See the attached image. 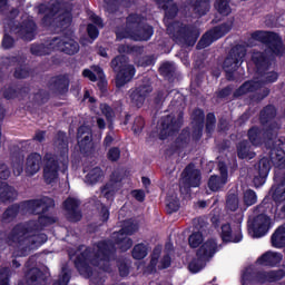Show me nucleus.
<instances>
[{"label": "nucleus", "instance_id": "nucleus-42", "mask_svg": "<svg viewBox=\"0 0 285 285\" xmlns=\"http://www.w3.org/2000/svg\"><path fill=\"white\" fill-rule=\"evenodd\" d=\"M252 59L254 63H256L257 68H264L268 66V58L262 52H254Z\"/></svg>", "mask_w": 285, "mask_h": 285}, {"label": "nucleus", "instance_id": "nucleus-40", "mask_svg": "<svg viewBox=\"0 0 285 285\" xmlns=\"http://www.w3.org/2000/svg\"><path fill=\"white\" fill-rule=\"evenodd\" d=\"M148 255V246L145 244H138L132 249L134 259H144Z\"/></svg>", "mask_w": 285, "mask_h": 285}, {"label": "nucleus", "instance_id": "nucleus-39", "mask_svg": "<svg viewBox=\"0 0 285 285\" xmlns=\"http://www.w3.org/2000/svg\"><path fill=\"white\" fill-rule=\"evenodd\" d=\"M194 10L197 14H199V17H202L203 14H206L208 10H210V2L208 0H196Z\"/></svg>", "mask_w": 285, "mask_h": 285}, {"label": "nucleus", "instance_id": "nucleus-45", "mask_svg": "<svg viewBox=\"0 0 285 285\" xmlns=\"http://www.w3.org/2000/svg\"><path fill=\"white\" fill-rule=\"evenodd\" d=\"M68 86H69L68 77L61 76L56 79V88L57 90H59V92H67Z\"/></svg>", "mask_w": 285, "mask_h": 285}, {"label": "nucleus", "instance_id": "nucleus-64", "mask_svg": "<svg viewBox=\"0 0 285 285\" xmlns=\"http://www.w3.org/2000/svg\"><path fill=\"white\" fill-rule=\"evenodd\" d=\"M89 19H90V21H92V23H95L96 26H99L100 28H104V24L101 23V18H99L97 14L90 13V14H89Z\"/></svg>", "mask_w": 285, "mask_h": 285}, {"label": "nucleus", "instance_id": "nucleus-10", "mask_svg": "<svg viewBox=\"0 0 285 285\" xmlns=\"http://www.w3.org/2000/svg\"><path fill=\"white\" fill-rule=\"evenodd\" d=\"M233 28V22H227L220 27H216L212 30H209L207 33L203 36L200 41L197 45L198 50H203V48H208L214 41H217V39H222L224 35H227V32H230Z\"/></svg>", "mask_w": 285, "mask_h": 285}, {"label": "nucleus", "instance_id": "nucleus-38", "mask_svg": "<svg viewBox=\"0 0 285 285\" xmlns=\"http://www.w3.org/2000/svg\"><path fill=\"white\" fill-rule=\"evenodd\" d=\"M206 262L208 261L197 256V258H194L189 263L188 269L190 271V273H199V271H203V268L206 266Z\"/></svg>", "mask_w": 285, "mask_h": 285}, {"label": "nucleus", "instance_id": "nucleus-16", "mask_svg": "<svg viewBox=\"0 0 285 285\" xmlns=\"http://www.w3.org/2000/svg\"><path fill=\"white\" fill-rule=\"evenodd\" d=\"M159 255H161V247H157L154 249L151 261L145 273H157V271H161L170 266V256L165 255L163 258L159 259Z\"/></svg>", "mask_w": 285, "mask_h": 285}, {"label": "nucleus", "instance_id": "nucleus-3", "mask_svg": "<svg viewBox=\"0 0 285 285\" xmlns=\"http://www.w3.org/2000/svg\"><path fill=\"white\" fill-rule=\"evenodd\" d=\"M56 146H58L61 153L60 160H56L55 156L50 154L45 156L43 177L47 184H52L59 177V170L60 173L68 170V142L66 141V134L59 132Z\"/></svg>", "mask_w": 285, "mask_h": 285}, {"label": "nucleus", "instance_id": "nucleus-31", "mask_svg": "<svg viewBox=\"0 0 285 285\" xmlns=\"http://www.w3.org/2000/svg\"><path fill=\"white\" fill-rule=\"evenodd\" d=\"M86 184L95 185L104 181V171L99 167L91 168L85 177Z\"/></svg>", "mask_w": 285, "mask_h": 285}, {"label": "nucleus", "instance_id": "nucleus-22", "mask_svg": "<svg viewBox=\"0 0 285 285\" xmlns=\"http://www.w3.org/2000/svg\"><path fill=\"white\" fill-rule=\"evenodd\" d=\"M160 139H166V137L173 135L181 126V118L175 120V117L167 116L160 120Z\"/></svg>", "mask_w": 285, "mask_h": 285}, {"label": "nucleus", "instance_id": "nucleus-35", "mask_svg": "<svg viewBox=\"0 0 285 285\" xmlns=\"http://www.w3.org/2000/svg\"><path fill=\"white\" fill-rule=\"evenodd\" d=\"M11 63H13V66H19L16 71H14V77L17 79H26V77H28L29 71L28 68H26V66H23L19 59L17 58H12L11 59Z\"/></svg>", "mask_w": 285, "mask_h": 285}, {"label": "nucleus", "instance_id": "nucleus-5", "mask_svg": "<svg viewBox=\"0 0 285 285\" xmlns=\"http://www.w3.org/2000/svg\"><path fill=\"white\" fill-rule=\"evenodd\" d=\"M275 115L276 111L274 106H267L261 112V121L262 124H266V129L262 131L254 127L248 131L249 141H252L253 146H259V144H262V135H264V137L276 135L279 125L273 121V117H275Z\"/></svg>", "mask_w": 285, "mask_h": 285}, {"label": "nucleus", "instance_id": "nucleus-27", "mask_svg": "<svg viewBox=\"0 0 285 285\" xmlns=\"http://www.w3.org/2000/svg\"><path fill=\"white\" fill-rule=\"evenodd\" d=\"M283 259L281 253L277 252H266L256 261L258 266H277Z\"/></svg>", "mask_w": 285, "mask_h": 285}, {"label": "nucleus", "instance_id": "nucleus-37", "mask_svg": "<svg viewBox=\"0 0 285 285\" xmlns=\"http://www.w3.org/2000/svg\"><path fill=\"white\" fill-rule=\"evenodd\" d=\"M214 6L217 12L223 14V17H228V14L232 12L228 0H216Z\"/></svg>", "mask_w": 285, "mask_h": 285}, {"label": "nucleus", "instance_id": "nucleus-41", "mask_svg": "<svg viewBox=\"0 0 285 285\" xmlns=\"http://www.w3.org/2000/svg\"><path fill=\"white\" fill-rule=\"evenodd\" d=\"M243 202L245 206H253L257 204V194L253 189H247L244 191Z\"/></svg>", "mask_w": 285, "mask_h": 285}, {"label": "nucleus", "instance_id": "nucleus-56", "mask_svg": "<svg viewBox=\"0 0 285 285\" xmlns=\"http://www.w3.org/2000/svg\"><path fill=\"white\" fill-rule=\"evenodd\" d=\"M21 173H23V163H21V160H17L13 163V174L19 177Z\"/></svg>", "mask_w": 285, "mask_h": 285}, {"label": "nucleus", "instance_id": "nucleus-11", "mask_svg": "<svg viewBox=\"0 0 285 285\" xmlns=\"http://www.w3.org/2000/svg\"><path fill=\"white\" fill-rule=\"evenodd\" d=\"M268 148H271V157H272V163L274 164L275 168L278 170H284L285 168V139H278L273 141V138H269L267 142Z\"/></svg>", "mask_w": 285, "mask_h": 285}, {"label": "nucleus", "instance_id": "nucleus-14", "mask_svg": "<svg viewBox=\"0 0 285 285\" xmlns=\"http://www.w3.org/2000/svg\"><path fill=\"white\" fill-rule=\"evenodd\" d=\"M9 177L10 170L3 165L0 169V179H8ZM12 199H17V190L6 183L0 181V202H12Z\"/></svg>", "mask_w": 285, "mask_h": 285}, {"label": "nucleus", "instance_id": "nucleus-54", "mask_svg": "<svg viewBox=\"0 0 285 285\" xmlns=\"http://www.w3.org/2000/svg\"><path fill=\"white\" fill-rule=\"evenodd\" d=\"M12 46H14V40L10 36L4 35L3 40H2V48L8 50V49L12 48Z\"/></svg>", "mask_w": 285, "mask_h": 285}, {"label": "nucleus", "instance_id": "nucleus-18", "mask_svg": "<svg viewBox=\"0 0 285 285\" xmlns=\"http://www.w3.org/2000/svg\"><path fill=\"white\" fill-rule=\"evenodd\" d=\"M151 92L153 87H150V85H144L137 87L136 89H131L129 91V98L134 106H137V108H141V106H144V101H146L148 95H150Z\"/></svg>", "mask_w": 285, "mask_h": 285}, {"label": "nucleus", "instance_id": "nucleus-15", "mask_svg": "<svg viewBox=\"0 0 285 285\" xmlns=\"http://www.w3.org/2000/svg\"><path fill=\"white\" fill-rule=\"evenodd\" d=\"M268 173H271V159L262 158L254 171L253 184L255 188H259L266 184Z\"/></svg>", "mask_w": 285, "mask_h": 285}, {"label": "nucleus", "instance_id": "nucleus-30", "mask_svg": "<svg viewBox=\"0 0 285 285\" xmlns=\"http://www.w3.org/2000/svg\"><path fill=\"white\" fill-rule=\"evenodd\" d=\"M35 21L29 20L20 29H14V32L24 39V41H32V39H35Z\"/></svg>", "mask_w": 285, "mask_h": 285}, {"label": "nucleus", "instance_id": "nucleus-4", "mask_svg": "<svg viewBox=\"0 0 285 285\" xmlns=\"http://www.w3.org/2000/svg\"><path fill=\"white\" fill-rule=\"evenodd\" d=\"M52 50H60L66 55H77L79 52V43L72 37L63 36L62 38H53L43 45H33L31 47L32 55H50Z\"/></svg>", "mask_w": 285, "mask_h": 285}, {"label": "nucleus", "instance_id": "nucleus-2", "mask_svg": "<svg viewBox=\"0 0 285 285\" xmlns=\"http://www.w3.org/2000/svg\"><path fill=\"white\" fill-rule=\"evenodd\" d=\"M57 218L52 216H40L38 224L30 222L29 224L16 226L8 237L9 246L16 248V255L23 257L28 250L39 248L41 244H46L48 237L45 234H36L35 230H41L43 226L55 224Z\"/></svg>", "mask_w": 285, "mask_h": 285}, {"label": "nucleus", "instance_id": "nucleus-26", "mask_svg": "<svg viewBox=\"0 0 285 285\" xmlns=\"http://www.w3.org/2000/svg\"><path fill=\"white\" fill-rule=\"evenodd\" d=\"M90 141H92V131L88 126H81L78 129V145L82 153H86L88 148H92Z\"/></svg>", "mask_w": 285, "mask_h": 285}, {"label": "nucleus", "instance_id": "nucleus-60", "mask_svg": "<svg viewBox=\"0 0 285 285\" xmlns=\"http://www.w3.org/2000/svg\"><path fill=\"white\" fill-rule=\"evenodd\" d=\"M8 273H9L8 268H3L0 272V285H8Z\"/></svg>", "mask_w": 285, "mask_h": 285}, {"label": "nucleus", "instance_id": "nucleus-55", "mask_svg": "<svg viewBox=\"0 0 285 285\" xmlns=\"http://www.w3.org/2000/svg\"><path fill=\"white\" fill-rule=\"evenodd\" d=\"M18 210H19V207L17 205L10 207L4 212V219H10V217H16Z\"/></svg>", "mask_w": 285, "mask_h": 285}, {"label": "nucleus", "instance_id": "nucleus-33", "mask_svg": "<svg viewBox=\"0 0 285 285\" xmlns=\"http://www.w3.org/2000/svg\"><path fill=\"white\" fill-rule=\"evenodd\" d=\"M237 153L239 159H253L255 157V151L250 149V146H248V141L239 142L237 147Z\"/></svg>", "mask_w": 285, "mask_h": 285}, {"label": "nucleus", "instance_id": "nucleus-23", "mask_svg": "<svg viewBox=\"0 0 285 285\" xmlns=\"http://www.w3.org/2000/svg\"><path fill=\"white\" fill-rule=\"evenodd\" d=\"M183 180L187 186L197 188L202 184V174L195 169V165H188L183 173Z\"/></svg>", "mask_w": 285, "mask_h": 285}, {"label": "nucleus", "instance_id": "nucleus-19", "mask_svg": "<svg viewBox=\"0 0 285 285\" xmlns=\"http://www.w3.org/2000/svg\"><path fill=\"white\" fill-rule=\"evenodd\" d=\"M51 206H55V200L49 197L24 203V208L28 209L29 213H36V215H39V213H46V210L51 208Z\"/></svg>", "mask_w": 285, "mask_h": 285}, {"label": "nucleus", "instance_id": "nucleus-63", "mask_svg": "<svg viewBox=\"0 0 285 285\" xmlns=\"http://www.w3.org/2000/svg\"><path fill=\"white\" fill-rule=\"evenodd\" d=\"M68 282H70V275L68 273H65L61 278L56 282L53 285H68Z\"/></svg>", "mask_w": 285, "mask_h": 285}, {"label": "nucleus", "instance_id": "nucleus-1", "mask_svg": "<svg viewBox=\"0 0 285 285\" xmlns=\"http://www.w3.org/2000/svg\"><path fill=\"white\" fill-rule=\"evenodd\" d=\"M137 228H139V225L135 220H126L119 232L112 233L111 239L114 244L110 242H100L94 247V252L86 249L75 261L79 273L83 275L90 264L92 266H99L102 271H108L107 266L110 262V253L115 250V246L122 252L129 250L132 247V240L128 235L136 233Z\"/></svg>", "mask_w": 285, "mask_h": 285}, {"label": "nucleus", "instance_id": "nucleus-44", "mask_svg": "<svg viewBox=\"0 0 285 285\" xmlns=\"http://www.w3.org/2000/svg\"><path fill=\"white\" fill-rule=\"evenodd\" d=\"M101 195L108 202H112L115 197V185L114 184H107L102 189H101Z\"/></svg>", "mask_w": 285, "mask_h": 285}, {"label": "nucleus", "instance_id": "nucleus-21", "mask_svg": "<svg viewBox=\"0 0 285 285\" xmlns=\"http://www.w3.org/2000/svg\"><path fill=\"white\" fill-rule=\"evenodd\" d=\"M42 158L38 153L30 154L24 164V173L27 177H32L41 170Z\"/></svg>", "mask_w": 285, "mask_h": 285}, {"label": "nucleus", "instance_id": "nucleus-9", "mask_svg": "<svg viewBox=\"0 0 285 285\" xmlns=\"http://www.w3.org/2000/svg\"><path fill=\"white\" fill-rule=\"evenodd\" d=\"M242 222H244V216L242 214H238L235 225H222L223 242H233L234 244H238V242H242V239H244V236L242 235Z\"/></svg>", "mask_w": 285, "mask_h": 285}, {"label": "nucleus", "instance_id": "nucleus-36", "mask_svg": "<svg viewBox=\"0 0 285 285\" xmlns=\"http://www.w3.org/2000/svg\"><path fill=\"white\" fill-rule=\"evenodd\" d=\"M272 197L274 202H284L285 200V180L277 187H272Z\"/></svg>", "mask_w": 285, "mask_h": 285}, {"label": "nucleus", "instance_id": "nucleus-7", "mask_svg": "<svg viewBox=\"0 0 285 285\" xmlns=\"http://www.w3.org/2000/svg\"><path fill=\"white\" fill-rule=\"evenodd\" d=\"M111 66L117 72L116 77V86L117 88H121L128 83V81H131L135 77V67L131 65H128V59H126V56H118L111 61Z\"/></svg>", "mask_w": 285, "mask_h": 285}, {"label": "nucleus", "instance_id": "nucleus-51", "mask_svg": "<svg viewBox=\"0 0 285 285\" xmlns=\"http://www.w3.org/2000/svg\"><path fill=\"white\" fill-rule=\"evenodd\" d=\"M120 156L121 151L119 150V148H111L107 154V157L108 159H110V161H117V159H119Z\"/></svg>", "mask_w": 285, "mask_h": 285}, {"label": "nucleus", "instance_id": "nucleus-34", "mask_svg": "<svg viewBox=\"0 0 285 285\" xmlns=\"http://www.w3.org/2000/svg\"><path fill=\"white\" fill-rule=\"evenodd\" d=\"M258 88H262V83L257 81H247L245 82L237 91L236 97H239L242 95H246V92H253L254 90H257Z\"/></svg>", "mask_w": 285, "mask_h": 285}, {"label": "nucleus", "instance_id": "nucleus-61", "mask_svg": "<svg viewBox=\"0 0 285 285\" xmlns=\"http://www.w3.org/2000/svg\"><path fill=\"white\" fill-rule=\"evenodd\" d=\"M160 72H163V75H168L173 72V63L170 62L163 63L160 67Z\"/></svg>", "mask_w": 285, "mask_h": 285}, {"label": "nucleus", "instance_id": "nucleus-59", "mask_svg": "<svg viewBox=\"0 0 285 285\" xmlns=\"http://www.w3.org/2000/svg\"><path fill=\"white\" fill-rule=\"evenodd\" d=\"M131 195L137 199V202H144V199H146V194L141 189L131 191Z\"/></svg>", "mask_w": 285, "mask_h": 285}, {"label": "nucleus", "instance_id": "nucleus-50", "mask_svg": "<svg viewBox=\"0 0 285 285\" xmlns=\"http://www.w3.org/2000/svg\"><path fill=\"white\" fill-rule=\"evenodd\" d=\"M196 115H198V118H196L198 124V137H202V129L204 128V111L198 109L196 110Z\"/></svg>", "mask_w": 285, "mask_h": 285}, {"label": "nucleus", "instance_id": "nucleus-6", "mask_svg": "<svg viewBox=\"0 0 285 285\" xmlns=\"http://www.w3.org/2000/svg\"><path fill=\"white\" fill-rule=\"evenodd\" d=\"M252 38L262 43H267V49L265 55L271 57H281L285 52L284 43H282V38L277 33L268 31H256L252 35Z\"/></svg>", "mask_w": 285, "mask_h": 285}, {"label": "nucleus", "instance_id": "nucleus-28", "mask_svg": "<svg viewBox=\"0 0 285 285\" xmlns=\"http://www.w3.org/2000/svg\"><path fill=\"white\" fill-rule=\"evenodd\" d=\"M284 276V269L263 272L257 275L256 282L259 284H264L266 282H277V279H282Z\"/></svg>", "mask_w": 285, "mask_h": 285}, {"label": "nucleus", "instance_id": "nucleus-48", "mask_svg": "<svg viewBox=\"0 0 285 285\" xmlns=\"http://www.w3.org/2000/svg\"><path fill=\"white\" fill-rule=\"evenodd\" d=\"M198 37H199L198 32H190V33H186L183 39L186 46H195Z\"/></svg>", "mask_w": 285, "mask_h": 285}, {"label": "nucleus", "instance_id": "nucleus-47", "mask_svg": "<svg viewBox=\"0 0 285 285\" xmlns=\"http://www.w3.org/2000/svg\"><path fill=\"white\" fill-rule=\"evenodd\" d=\"M202 242H204V235H202V233H199V232L193 233L189 236V246L191 248H197V246H199V244H202Z\"/></svg>", "mask_w": 285, "mask_h": 285}, {"label": "nucleus", "instance_id": "nucleus-46", "mask_svg": "<svg viewBox=\"0 0 285 285\" xmlns=\"http://www.w3.org/2000/svg\"><path fill=\"white\" fill-rule=\"evenodd\" d=\"M167 208L168 213H177L179 210V199L177 196L167 197Z\"/></svg>", "mask_w": 285, "mask_h": 285}, {"label": "nucleus", "instance_id": "nucleus-17", "mask_svg": "<svg viewBox=\"0 0 285 285\" xmlns=\"http://www.w3.org/2000/svg\"><path fill=\"white\" fill-rule=\"evenodd\" d=\"M219 176H212L208 181V188L213 190V193H217V190H222L226 184H228V169L224 163L218 164Z\"/></svg>", "mask_w": 285, "mask_h": 285}, {"label": "nucleus", "instance_id": "nucleus-58", "mask_svg": "<svg viewBox=\"0 0 285 285\" xmlns=\"http://www.w3.org/2000/svg\"><path fill=\"white\" fill-rule=\"evenodd\" d=\"M188 141H190V134H188V131H185L178 138L177 144H181V146H186Z\"/></svg>", "mask_w": 285, "mask_h": 285}, {"label": "nucleus", "instance_id": "nucleus-12", "mask_svg": "<svg viewBox=\"0 0 285 285\" xmlns=\"http://www.w3.org/2000/svg\"><path fill=\"white\" fill-rule=\"evenodd\" d=\"M271 228V218L266 215H259L254 219V223L248 226V233L250 237L259 238L264 237Z\"/></svg>", "mask_w": 285, "mask_h": 285}, {"label": "nucleus", "instance_id": "nucleus-20", "mask_svg": "<svg viewBox=\"0 0 285 285\" xmlns=\"http://www.w3.org/2000/svg\"><path fill=\"white\" fill-rule=\"evenodd\" d=\"M219 250V246L217 245V240L207 239L203 243V245L197 250V257L200 259H206L209 262L215 257V253Z\"/></svg>", "mask_w": 285, "mask_h": 285}, {"label": "nucleus", "instance_id": "nucleus-52", "mask_svg": "<svg viewBox=\"0 0 285 285\" xmlns=\"http://www.w3.org/2000/svg\"><path fill=\"white\" fill-rule=\"evenodd\" d=\"M142 129H144V119L137 118L132 127L135 135H139V132H141Z\"/></svg>", "mask_w": 285, "mask_h": 285}, {"label": "nucleus", "instance_id": "nucleus-43", "mask_svg": "<svg viewBox=\"0 0 285 285\" xmlns=\"http://www.w3.org/2000/svg\"><path fill=\"white\" fill-rule=\"evenodd\" d=\"M226 208L232 212H235V210H237V208H239V198H237V195H235V194L228 195Z\"/></svg>", "mask_w": 285, "mask_h": 285}, {"label": "nucleus", "instance_id": "nucleus-49", "mask_svg": "<svg viewBox=\"0 0 285 285\" xmlns=\"http://www.w3.org/2000/svg\"><path fill=\"white\" fill-rule=\"evenodd\" d=\"M102 115L107 118V121H112V117H115V112H112V109L108 105H101L100 106Z\"/></svg>", "mask_w": 285, "mask_h": 285}, {"label": "nucleus", "instance_id": "nucleus-24", "mask_svg": "<svg viewBox=\"0 0 285 285\" xmlns=\"http://www.w3.org/2000/svg\"><path fill=\"white\" fill-rule=\"evenodd\" d=\"M153 27L145 26L144 28L139 29L137 33H125L121 35V32L117 31V39H134V41H148L150 37L154 35Z\"/></svg>", "mask_w": 285, "mask_h": 285}, {"label": "nucleus", "instance_id": "nucleus-8", "mask_svg": "<svg viewBox=\"0 0 285 285\" xmlns=\"http://www.w3.org/2000/svg\"><path fill=\"white\" fill-rule=\"evenodd\" d=\"M52 7H48V4H40L38 7V12L40 14H46L43 18V23H48V19H50V17H55V14H58V17L56 18V23H59L60 28H67V26H70V21H72V14H70V12H65L61 13V11L59 10V6H55L53 3H51Z\"/></svg>", "mask_w": 285, "mask_h": 285}, {"label": "nucleus", "instance_id": "nucleus-13", "mask_svg": "<svg viewBox=\"0 0 285 285\" xmlns=\"http://www.w3.org/2000/svg\"><path fill=\"white\" fill-rule=\"evenodd\" d=\"M246 57V50L242 47H235L232 50V53L229 57H227L224 61L223 68L227 75H230V72L237 70V65L240 61H244V58Z\"/></svg>", "mask_w": 285, "mask_h": 285}, {"label": "nucleus", "instance_id": "nucleus-62", "mask_svg": "<svg viewBox=\"0 0 285 285\" xmlns=\"http://www.w3.org/2000/svg\"><path fill=\"white\" fill-rule=\"evenodd\" d=\"M264 79H266L267 83H273L275 81H277V72H268L264 76Z\"/></svg>", "mask_w": 285, "mask_h": 285}, {"label": "nucleus", "instance_id": "nucleus-32", "mask_svg": "<svg viewBox=\"0 0 285 285\" xmlns=\"http://www.w3.org/2000/svg\"><path fill=\"white\" fill-rule=\"evenodd\" d=\"M272 246H274V248H284V246H285V224L279 226L272 235Z\"/></svg>", "mask_w": 285, "mask_h": 285}, {"label": "nucleus", "instance_id": "nucleus-25", "mask_svg": "<svg viewBox=\"0 0 285 285\" xmlns=\"http://www.w3.org/2000/svg\"><path fill=\"white\" fill-rule=\"evenodd\" d=\"M65 209L67 210V217L70 222H79L81 219V212H79V199L69 197L65 202Z\"/></svg>", "mask_w": 285, "mask_h": 285}, {"label": "nucleus", "instance_id": "nucleus-57", "mask_svg": "<svg viewBox=\"0 0 285 285\" xmlns=\"http://www.w3.org/2000/svg\"><path fill=\"white\" fill-rule=\"evenodd\" d=\"M206 128H207L208 132H210V130H213V128H215V115L214 114L207 115Z\"/></svg>", "mask_w": 285, "mask_h": 285}, {"label": "nucleus", "instance_id": "nucleus-29", "mask_svg": "<svg viewBox=\"0 0 285 285\" xmlns=\"http://www.w3.org/2000/svg\"><path fill=\"white\" fill-rule=\"evenodd\" d=\"M82 76L90 81H97V79H99L100 88H104V86H106V80L104 79V70H101V68H99L98 66L91 67V70L85 69L82 71Z\"/></svg>", "mask_w": 285, "mask_h": 285}, {"label": "nucleus", "instance_id": "nucleus-53", "mask_svg": "<svg viewBox=\"0 0 285 285\" xmlns=\"http://www.w3.org/2000/svg\"><path fill=\"white\" fill-rule=\"evenodd\" d=\"M87 32L90 39H97L99 37V30L94 24H88Z\"/></svg>", "mask_w": 285, "mask_h": 285}]
</instances>
